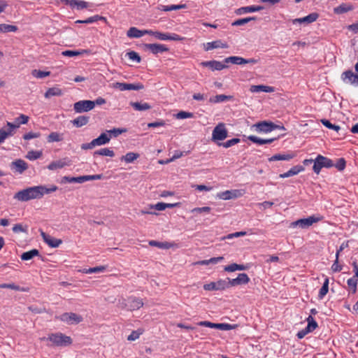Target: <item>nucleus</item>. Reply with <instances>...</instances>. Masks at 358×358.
I'll list each match as a JSON object with an SVG mask.
<instances>
[{
  "label": "nucleus",
  "instance_id": "32",
  "mask_svg": "<svg viewBox=\"0 0 358 358\" xmlns=\"http://www.w3.org/2000/svg\"><path fill=\"white\" fill-rule=\"evenodd\" d=\"M187 7L186 4H180V5H171V6H164L160 5L158 7V9L163 11H171L179 10L181 8H185Z\"/></svg>",
  "mask_w": 358,
  "mask_h": 358
},
{
  "label": "nucleus",
  "instance_id": "59",
  "mask_svg": "<svg viewBox=\"0 0 358 358\" xmlns=\"http://www.w3.org/2000/svg\"><path fill=\"white\" fill-rule=\"evenodd\" d=\"M127 57L133 61L136 62L137 63L141 62V59L139 55L135 51H130L127 53Z\"/></svg>",
  "mask_w": 358,
  "mask_h": 358
},
{
  "label": "nucleus",
  "instance_id": "15",
  "mask_svg": "<svg viewBox=\"0 0 358 358\" xmlns=\"http://www.w3.org/2000/svg\"><path fill=\"white\" fill-rule=\"evenodd\" d=\"M144 46L146 49L149 50L154 55L169 51V48L166 45L162 44L147 43L145 44Z\"/></svg>",
  "mask_w": 358,
  "mask_h": 358
},
{
  "label": "nucleus",
  "instance_id": "11",
  "mask_svg": "<svg viewBox=\"0 0 358 358\" xmlns=\"http://www.w3.org/2000/svg\"><path fill=\"white\" fill-rule=\"evenodd\" d=\"M243 195L241 190L240 189H232L226 190L218 194V197L223 200H229L236 199Z\"/></svg>",
  "mask_w": 358,
  "mask_h": 358
},
{
  "label": "nucleus",
  "instance_id": "54",
  "mask_svg": "<svg viewBox=\"0 0 358 358\" xmlns=\"http://www.w3.org/2000/svg\"><path fill=\"white\" fill-rule=\"evenodd\" d=\"M27 229H28V227L27 225H23L22 224H17L13 227L12 229L14 233L18 234L20 232L27 233Z\"/></svg>",
  "mask_w": 358,
  "mask_h": 358
},
{
  "label": "nucleus",
  "instance_id": "35",
  "mask_svg": "<svg viewBox=\"0 0 358 358\" xmlns=\"http://www.w3.org/2000/svg\"><path fill=\"white\" fill-rule=\"evenodd\" d=\"M62 91L61 89L58 87H51L49 88L47 92L45 93V98H50L54 96H62Z\"/></svg>",
  "mask_w": 358,
  "mask_h": 358
},
{
  "label": "nucleus",
  "instance_id": "64",
  "mask_svg": "<svg viewBox=\"0 0 358 358\" xmlns=\"http://www.w3.org/2000/svg\"><path fill=\"white\" fill-rule=\"evenodd\" d=\"M150 209H155L159 211L164 210L166 209L165 203L159 202L155 205H150Z\"/></svg>",
  "mask_w": 358,
  "mask_h": 358
},
{
  "label": "nucleus",
  "instance_id": "8",
  "mask_svg": "<svg viewBox=\"0 0 358 358\" xmlns=\"http://www.w3.org/2000/svg\"><path fill=\"white\" fill-rule=\"evenodd\" d=\"M112 87L118 89L120 91L124 90H141L144 89V85L142 83H114L112 84Z\"/></svg>",
  "mask_w": 358,
  "mask_h": 358
},
{
  "label": "nucleus",
  "instance_id": "44",
  "mask_svg": "<svg viewBox=\"0 0 358 358\" xmlns=\"http://www.w3.org/2000/svg\"><path fill=\"white\" fill-rule=\"evenodd\" d=\"M17 30V27L14 25H10L6 24H0V32L7 33V32H14Z\"/></svg>",
  "mask_w": 358,
  "mask_h": 358
},
{
  "label": "nucleus",
  "instance_id": "47",
  "mask_svg": "<svg viewBox=\"0 0 358 358\" xmlns=\"http://www.w3.org/2000/svg\"><path fill=\"white\" fill-rule=\"evenodd\" d=\"M106 269V266H96V267L90 268H85L83 270V272L84 273H99V272L104 271Z\"/></svg>",
  "mask_w": 358,
  "mask_h": 358
},
{
  "label": "nucleus",
  "instance_id": "26",
  "mask_svg": "<svg viewBox=\"0 0 358 358\" xmlns=\"http://www.w3.org/2000/svg\"><path fill=\"white\" fill-rule=\"evenodd\" d=\"M89 120L88 116L80 115L72 120V123L76 127H81L86 125L89 122Z\"/></svg>",
  "mask_w": 358,
  "mask_h": 358
},
{
  "label": "nucleus",
  "instance_id": "42",
  "mask_svg": "<svg viewBox=\"0 0 358 358\" xmlns=\"http://www.w3.org/2000/svg\"><path fill=\"white\" fill-rule=\"evenodd\" d=\"M294 157L293 155L291 154H287V155H281V154H277L273 156H272L269 161H278V160H289L292 159Z\"/></svg>",
  "mask_w": 358,
  "mask_h": 358
},
{
  "label": "nucleus",
  "instance_id": "29",
  "mask_svg": "<svg viewBox=\"0 0 358 358\" xmlns=\"http://www.w3.org/2000/svg\"><path fill=\"white\" fill-rule=\"evenodd\" d=\"M130 105L134 108V110L138 111L147 110L151 108V106L148 103L130 102Z\"/></svg>",
  "mask_w": 358,
  "mask_h": 358
},
{
  "label": "nucleus",
  "instance_id": "21",
  "mask_svg": "<svg viewBox=\"0 0 358 358\" xmlns=\"http://www.w3.org/2000/svg\"><path fill=\"white\" fill-rule=\"evenodd\" d=\"M250 91L253 93H257L260 92H273L274 88L273 87L263 85H251L250 88Z\"/></svg>",
  "mask_w": 358,
  "mask_h": 358
},
{
  "label": "nucleus",
  "instance_id": "20",
  "mask_svg": "<svg viewBox=\"0 0 358 358\" xmlns=\"http://www.w3.org/2000/svg\"><path fill=\"white\" fill-rule=\"evenodd\" d=\"M29 120V117L25 115H20L15 120V123L8 122L7 126L14 131V129L18 128L21 124H27Z\"/></svg>",
  "mask_w": 358,
  "mask_h": 358
},
{
  "label": "nucleus",
  "instance_id": "5",
  "mask_svg": "<svg viewBox=\"0 0 358 358\" xmlns=\"http://www.w3.org/2000/svg\"><path fill=\"white\" fill-rule=\"evenodd\" d=\"M320 220V217L310 216L307 218L299 219L296 221L292 222L290 224V227H296L298 226L302 229H306L313 225L314 223L319 222Z\"/></svg>",
  "mask_w": 358,
  "mask_h": 358
},
{
  "label": "nucleus",
  "instance_id": "56",
  "mask_svg": "<svg viewBox=\"0 0 358 358\" xmlns=\"http://www.w3.org/2000/svg\"><path fill=\"white\" fill-rule=\"evenodd\" d=\"M220 40H217L213 42H209L205 44V50L208 51L215 48H220Z\"/></svg>",
  "mask_w": 358,
  "mask_h": 358
},
{
  "label": "nucleus",
  "instance_id": "10",
  "mask_svg": "<svg viewBox=\"0 0 358 358\" xmlns=\"http://www.w3.org/2000/svg\"><path fill=\"white\" fill-rule=\"evenodd\" d=\"M60 320L68 324H78L83 321V317L73 313H65L60 316Z\"/></svg>",
  "mask_w": 358,
  "mask_h": 358
},
{
  "label": "nucleus",
  "instance_id": "3",
  "mask_svg": "<svg viewBox=\"0 0 358 358\" xmlns=\"http://www.w3.org/2000/svg\"><path fill=\"white\" fill-rule=\"evenodd\" d=\"M333 166L334 164L331 159L322 155H318L314 162L313 169L314 172L318 174L322 167L329 168Z\"/></svg>",
  "mask_w": 358,
  "mask_h": 358
},
{
  "label": "nucleus",
  "instance_id": "60",
  "mask_svg": "<svg viewBox=\"0 0 358 358\" xmlns=\"http://www.w3.org/2000/svg\"><path fill=\"white\" fill-rule=\"evenodd\" d=\"M193 117L194 114L192 113H189L186 111H180L176 115V117L178 119L192 118Z\"/></svg>",
  "mask_w": 358,
  "mask_h": 358
},
{
  "label": "nucleus",
  "instance_id": "41",
  "mask_svg": "<svg viewBox=\"0 0 358 358\" xmlns=\"http://www.w3.org/2000/svg\"><path fill=\"white\" fill-rule=\"evenodd\" d=\"M63 140V134L57 132H51L48 136V141L52 142H59Z\"/></svg>",
  "mask_w": 358,
  "mask_h": 358
},
{
  "label": "nucleus",
  "instance_id": "16",
  "mask_svg": "<svg viewBox=\"0 0 358 358\" xmlns=\"http://www.w3.org/2000/svg\"><path fill=\"white\" fill-rule=\"evenodd\" d=\"M229 280V284L230 286H237L240 285H245L249 282L250 278L246 273H239L236 278Z\"/></svg>",
  "mask_w": 358,
  "mask_h": 358
},
{
  "label": "nucleus",
  "instance_id": "53",
  "mask_svg": "<svg viewBox=\"0 0 358 358\" xmlns=\"http://www.w3.org/2000/svg\"><path fill=\"white\" fill-rule=\"evenodd\" d=\"M319 17V15L317 13H312L308 15L303 17V23H312L315 22Z\"/></svg>",
  "mask_w": 358,
  "mask_h": 358
},
{
  "label": "nucleus",
  "instance_id": "27",
  "mask_svg": "<svg viewBox=\"0 0 358 358\" xmlns=\"http://www.w3.org/2000/svg\"><path fill=\"white\" fill-rule=\"evenodd\" d=\"M353 9V6L350 4L342 3L340 6L334 8V12L336 14H343L350 11Z\"/></svg>",
  "mask_w": 358,
  "mask_h": 358
},
{
  "label": "nucleus",
  "instance_id": "19",
  "mask_svg": "<svg viewBox=\"0 0 358 358\" xmlns=\"http://www.w3.org/2000/svg\"><path fill=\"white\" fill-rule=\"evenodd\" d=\"M62 1L65 3L66 5L70 6L71 8H76L78 10L87 8L89 6V3L84 1L62 0Z\"/></svg>",
  "mask_w": 358,
  "mask_h": 358
},
{
  "label": "nucleus",
  "instance_id": "23",
  "mask_svg": "<svg viewBox=\"0 0 358 358\" xmlns=\"http://www.w3.org/2000/svg\"><path fill=\"white\" fill-rule=\"evenodd\" d=\"M303 170H304V168L302 166H293L287 172L280 174L279 177L280 178H285L291 177V176L297 175L298 173L303 171Z\"/></svg>",
  "mask_w": 358,
  "mask_h": 358
},
{
  "label": "nucleus",
  "instance_id": "36",
  "mask_svg": "<svg viewBox=\"0 0 358 358\" xmlns=\"http://www.w3.org/2000/svg\"><path fill=\"white\" fill-rule=\"evenodd\" d=\"M38 255H39L38 250L36 249H33L31 250H29L28 252H25L22 253L21 255V259L22 260L27 261V260L31 259L32 258H34L36 256H38Z\"/></svg>",
  "mask_w": 358,
  "mask_h": 358
},
{
  "label": "nucleus",
  "instance_id": "38",
  "mask_svg": "<svg viewBox=\"0 0 358 358\" xmlns=\"http://www.w3.org/2000/svg\"><path fill=\"white\" fill-rule=\"evenodd\" d=\"M84 178L82 176L78 177H70V176H64L62 178V183H72V182H78V183H83Z\"/></svg>",
  "mask_w": 358,
  "mask_h": 358
},
{
  "label": "nucleus",
  "instance_id": "46",
  "mask_svg": "<svg viewBox=\"0 0 358 358\" xmlns=\"http://www.w3.org/2000/svg\"><path fill=\"white\" fill-rule=\"evenodd\" d=\"M256 20V17H245V18L238 19V20L233 22L231 25L232 26H242V25H244V24L248 23L249 22H250L252 20Z\"/></svg>",
  "mask_w": 358,
  "mask_h": 358
},
{
  "label": "nucleus",
  "instance_id": "12",
  "mask_svg": "<svg viewBox=\"0 0 358 358\" xmlns=\"http://www.w3.org/2000/svg\"><path fill=\"white\" fill-rule=\"evenodd\" d=\"M10 169L14 172L22 174L28 169V164L24 160L19 159L11 162Z\"/></svg>",
  "mask_w": 358,
  "mask_h": 358
},
{
  "label": "nucleus",
  "instance_id": "6",
  "mask_svg": "<svg viewBox=\"0 0 358 358\" xmlns=\"http://www.w3.org/2000/svg\"><path fill=\"white\" fill-rule=\"evenodd\" d=\"M95 107V103L90 100H82L73 104V109L76 113L88 112Z\"/></svg>",
  "mask_w": 358,
  "mask_h": 358
},
{
  "label": "nucleus",
  "instance_id": "62",
  "mask_svg": "<svg viewBox=\"0 0 358 358\" xmlns=\"http://www.w3.org/2000/svg\"><path fill=\"white\" fill-rule=\"evenodd\" d=\"M41 134L39 132H29L23 136V138L24 140H30L32 138H39Z\"/></svg>",
  "mask_w": 358,
  "mask_h": 358
},
{
  "label": "nucleus",
  "instance_id": "45",
  "mask_svg": "<svg viewBox=\"0 0 358 358\" xmlns=\"http://www.w3.org/2000/svg\"><path fill=\"white\" fill-rule=\"evenodd\" d=\"M329 291V278H326L322 287L320 289L319 292V298L322 299L328 292Z\"/></svg>",
  "mask_w": 358,
  "mask_h": 358
},
{
  "label": "nucleus",
  "instance_id": "57",
  "mask_svg": "<svg viewBox=\"0 0 358 358\" xmlns=\"http://www.w3.org/2000/svg\"><path fill=\"white\" fill-rule=\"evenodd\" d=\"M321 122L326 127H327V128H329L330 129H334V130H335L336 131H338L340 130V129H341L338 125L333 124L329 120H327L326 119L321 120Z\"/></svg>",
  "mask_w": 358,
  "mask_h": 358
},
{
  "label": "nucleus",
  "instance_id": "43",
  "mask_svg": "<svg viewBox=\"0 0 358 358\" xmlns=\"http://www.w3.org/2000/svg\"><path fill=\"white\" fill-rule=\"evenodd\" d=\"M307 321H308V325L306 328V332H311V331H314L317 327V324L315 321L314 318L311 315H310L307 318Z\"/></svg>",
  "mask_w": 358,
  "mask_h": 358
},
{
  "label": "nucleus",
  "instance_id": "58",
  "mask_svg": "<svg viewBox=\"0 0 358 358\" xmlns=\"http://www.w3.org/2000/svg\"><path fill=\"white\" fill-rule=\"evenodd\" d=\"M240 141L241 140L239 138H234L230 139L223 143H219L218 145H222L223 147L228 148L229 147H231V146L238 143L240 142Z\"/></svg>",
  "mask_w": 358,
  "mask_h": 358
},
{
  "label": "nucleus",
  "instance_id": "48",
  "mask_svg": "<svg viewBox=\"0 0 358 358\" xmlns=\"http://www.w3.org/2000/svg\"><path fill=\"white\" fill-rule=\"evenodd\" d=\"M99 20H105V17L99 16V15H94L90 17H88L87 19L85 20H77L76 23H84V24H90L94 22H96Z\"/></svg>",
  "mask_w": 358,
  "mask_h": 358
},
{
  "label": "nucleus",
  "instance_id": "9",
  "mask_svg": "<svg viewBox=\"0 0 358 358\" xmlns=\"http://www.w3.org/2000/svg\"><path fill=\"white\" fill-rule=\"evenodd\" d=\"M143 306V300L140 298L131 296L129 297L126 303H124V307L127 308L128 310L133 311L136 310L140 309Z\"/></svg>",
  "mask_w": 358,
  "mask_h": 358
},
{
  "label": "nucleus",
  "instance_id": "49",
  "mask_svg": "<svg viewBox=\"0 0 358 358\" xmlns=\"http://www.w3.org/2000/svg\"><path fill=\"white\" fill-rule=\"evenodd\" d=\"M41 156H42L41 151L31 150L27 152V154L26 155V158H27L29 160H35V159L40 158Z\"/></svg>",
  "mask_w": 358,
  "mask_h": 358
},
{
  "label": "nucleus",
  "instance_id": "13",
  "mask_svg": "<svg viewBox=\"0 0 358 358\" xmlns=\"http://www.w3.org/2000/svg\"><path fill=\"white\" fill-rule=\"evenodd\" d=\"M41 236L44 242L51 248H57L62 243L61 239L55 238L43 231H41Z\"/></svg>",
  "mask_w": 358,
  "mask_h": 358
},
{
  "label": "nucleus",
  "instance_id": "18",
  "mask_svg": "<svg viewBox=\"0 0 358 358\" xmlns=\"http://www.w3.org/2000/svg\"><path fill=\"white\" fill-rule=\"evenodd\" d=\"M201 65H202L204 67H209L213 71H221L225 68H227V66L225 64H222L220 62L213 60V61H208V62H202L201 63Z\"/></svg>",
  "mask_w": 358,
  "mask_h": 358
},
{
  "label": "nucleus",
  "instance_id": "28",
  "mask_svg": "<svg viewBox=\"0 0 358 358\" xmlns=\"http://www.w3.org/2000/svg\"><path fill=\"white\" fill-rule=\"evenodd\" d=\"M224 62L227 64L231 63L234 64L242 65L245 64V59L238 56H231L225 58Z\"/></svg>",
  "mask_w": 358,
  "mask_h": 358
},
{
  "label": "nucleus",
  "instance_id": "50",
  "mask_svg": "<svg viewBox=\"0 0 358 358\" xmlns=\"http://www.w3.org/2000/svg\"><path fill=\"white\" fill-rule=\"evenodd\" d=\"M50 71H43L41 70H36L34 69L31 71V75L37 78H43L45 77H47L50 76Z\"/></svg>",
  "mask_w": 358,
  "mask_h": 358
},
{
  "label": "nucleus",
  "instance_id": "52",
  "mask_svg": "<svg viewBox=\"0 0 358 358\" xmlns=\"http://www.w3.org/2000/svg\"><path fill=\"white\" fill-rule=\"evenodd\" d=\"M127 131L126 129H120V128H114L110 130H107L106 133L109 134V136H114L117 137L120 134H122V133H125Z\"/></svg>",
  "mask_w": 358,
  "mask_h": 358
},
{
  "label": "nucleus",
  "instance_id": "24",
  "mask_svg": "<svg viewBox=\"0 0 358 358\" xmlns=\"http://www.w3.org/2000/svg\"><path fill=\"white\" fill-rule=\"evenodd\" d=\"M248 138L252 143H257L258 145L269 144V143H273L276 139V138L262 139L256 136H252V135L249 136L248 137Z\"/></svg>",
  "mask_w": 358,
  "mask_h": 358
},
{
  "label": "nucleus",
  "instance_id": "1",
  "mask_svg": "<svg viewBox=\"0 0 358 358\" xmlns=\"http://www.w3.org/2000/svg\"><path fill=\"white\" fill-rule=\"evenodd\" d=\"M57 189L56 185H51L49 188L43 185L29 187L16 192L13 199L20 202H27L33 199H40L45 194L54 192Z\"/></svg>",
  "mask_w": 358,
  "mask_h": 358
},
{
  "label": "nucleus",
  "instance_id": "34",
  "mask_svg": "<svg viewBox=\"0 0 358 358\" xmlns=\"http://www.w3.org/2000/svg\"><path fill=\"white\" fill-rule=\"evenodd\" d=\"M224 259L223 257H213L208 260H202L194 262V265H208L209 264H217Z\"/></svg>",
  "mask_w": 358,
  "mask_h": 358
},
{
  "label": "nucleus",
  "instance_id": "55",
  "mask_svg": "<svg viewBox=\"0 0 358 358\" xmlns=\"http://www.w3.org/2000/svg\"><path fill=\"white\" fill-rule=\"evenodd\" d=\"M357 278H352L348 280V285L349 287L352 289V292L354 294L356 292L357 290Z\"/></svg>",
  "mask_w": 358,
  "mask_h": 358
},
{
  "label": "nucleus",
  "instance_id": "4",
  "mask_svg": "<svg viewBox=\"0 0 358 358\" xmlns=\"http://www.w3.org/2000/svg\"><path fill=\"white\" fill-rule=\"evenodd\" d=\"M198 325L201 327H206L210 328L217 329L222 331H229L234 329L237 327V324H230L226 323H213L209 321H201L198 323Z\"/></svg>",
  "mask_w": 358,
  "mask_h": 358
},
{
  "label": "nucleus",
  "instance_id": "22",
  "mask_svg": "<svg viewBox=\"0 0 358 358\" xmlns=\"http://www.w3.org/2000/svg\"><path fill=\"white\" fill-rule=\"evenodd\" d=\"M342 78L343 80H348V83L351 84L358 85V75L355 74L352 71H345L342 74Z\"/></svg>",
  "mask_w": 358,
  "mask_h": 358
},
{
  "label": "nucleus",
  "instance_id": "33",
  "mask_svg": "<svg viewBox=\"0 0 358 358\" xmlns=\"http://www.w3.org/2000/svg\"><path fill=\"white\" fill-rule=\"evenodd\" d=\"M233 98L232 96H227L224 94H218L215 96L210 98V102L211 103H220V102H224L226 101L231 100Z\"/></svg>",
  "mask_w": 358,
  "mask_h": 358
},
{
  "label": "nucleus",
  "instance_id": "61",
  "mask_svg": "<svg viewBox=\"0 0 358 358\" xmlns=\"http://www.w3.org/2000/svg\"><path fill=\"white\" fill-rule=\"evenodd\" d=\"M215 285H216L217 290L224 289L225 288L230 286L229 284V282H227L224 280H219V281L216 282Z\"/></svg>",
  "mask_w": 358,
  "mask_h": 358
},
{
  "label": "nucleus",
  "instance_id": "31",
  "mask_svg": "<svg viewBox=\"0 0 358 358\" xmlns=\"http://www.w3.org/2000/svg\"><path fill=\"white\" fill-rule=\"evenodd\" d=\"M127 35L129 38H140L144 36L143 30L138 29L136 27H131L127 33Z\"/></svg>",
  "mask_w": 358,
  "mask_h": 358
},
{
  "label": "nucleus",
  "instance_id": "25",
  "mask_svg": "<svg viewBox=\"0 0 358 358\" xmlns=\"http://www.w3.org/2000/svg\"><path fill=\"white\" fill-rule=\"evenodd\" d=\"M263 8H264L260 6H245V7H241V8H238L236 11V13L238 15H241V14L245 13H252V12L259 11V10H262Z\"/></svg>",
  "mask_w": 358,
  "mask_h": 358
},
{
  "label": "nucleus",
  "instance_id": "51",
  "mask_svg": "<svg viewBox=\"0 0 358 358\" xmlns=\"http://www.w3.org/2000/svg\"><path fill=\"white\" fill-rule=\"evenodd\" d=\"M13 131L11 130L10 127H8V130H5L4 129H0V144L9 136L13 135Z\"/></svg>",
  "mask_w": 358,
  "mask_h": 358
},
{
  "label": "nucleus",
  "instance_id": "40",
  "mask_svg": "<svg viewBox=\"0 0 358 358\" xmlns=\"http://www.w3.org/2000/svg\"><path fill=\"white\" fill-rule=\"evenodd\" d=\"M94 155L108 156L112 157L115 156V153L112 150L105 148L95 151L94 152Z\"/></svg>",
  "mask_w": 358,
  "mask_h": 358
},
{
  "label": "nucleus",
  "instance_id": "39",
  "mask_svg": "<svg viewBox=\"0 0 358 358\" xmlns=\"http://www.w3.org/2000/svg\"><path fill=\"white\" fill-rule=\"evenodd\" d=\"M139 157V155L135 152H128L121 157L122 161L127 163H131Z\"/></svg>",
  "mask_w": 358,
  "mask_h": 358
},
{
  "label": "nucleus",
  "instance_id": "37",
  "mask_svg": "<svg viewBox=\"0 0 358 358\" xmlns=\"http://www.w3.org/2000/svg\"><path fill=\"white\" fill-rule=\"evenodd\" d=\"M149 245H151V246H155V247H157V248H163V249H169V248H171L173 245L171 243H168V242H158V241H150L149 242Z\"/></svg>",
  "mask_w": 358,
  "mask_h": 358
},
{
  "label": "nucleus",
  "instance_id": "2",
  "mask_svg": "<svg viewBox=\"0 0 358 358\" xmlns=\"http://www.w3.org/2000/svg\"><path fill=\"white\" fill-rule=\"evenodd\" d=\"M41 341L47 340L51 342V345L57 347H66L71 345L73 341L70 336L58 332L55 334H50L48 337L41 338Z\"/></svg>",
  "mask_w": 358,
  "mask_h": 358
},
{
  "label": "nucleus",
  "instance_id": "30",
  "mask_svg": "<svg viewBox=\"0 0 358 358\" xmlns=\"http://www.w3.org/2000/svg\"><path fill=\"white\" fill-rule=\"evenodd\" d=\"M110 140V136H109L106 133H102L98 138L94 139L96 146L105 145L108 143Z\"/></svg>",
  "mask_w": 358,
  "mask_h": 358
},
{
  "label": "nucleus",
  "instance_id": "63",
  "mask_svg": "<svg viewBox=\"0 0 358 358\" xmlns=\"http://www.w3.org/2000/svg\"><path fill=\"white\" fill-rule=\"evenodd\" d=\"M142 334V331H133L130 335L128 336L127 340L129 341H134L138 339L140 336V335Z\"/></svg>",
  "mask_w": 358,
  "mask_h": 358
},
{
  "label": "nucleus",
  "instance_id": "17",
  "mask_svg": "<svg viewBox=\"0 0 358 358\" xmlns=\"http://www.w3.org/2000/svg\"><path fill=\"white\" fill-rule=\"evenodd\" d=\"M257 130L259 132L268 133L275 129V127L273 125V122L263 121L258 122L254 125Z\"/></svg>",
  "mask_w": 358,
  "mask_h": 358
},
{
  "label": "nucleus",
  "instance_id": "14",
  "mask_svg": "<svg viewBox=\"0 0 358 358\" xmlns=\"http://www.w3.org/2000/svg\"><path fill=\"white\" fill-rule=\"evenodd\" d=\"M71 164V161L68 157H64L57 161L52 162L48 166L49 170L53 171L57 169H62L66 166H69Z\"/></svg>",
  "mask_w": 358,
  "mask_h": 358
},
{
  "label": "nucleus",
  "instance_id": "7",
  "mask_svg": "<svg viewBox=\"0 0 358 358\" xmlns=\"http://www.w3.org/2000/svg\"><path fill=\"white\" fill-rule=\"evenodd\" d=\"M228 131L224 123H219L213 130L212 139L214 141H223L227 137Z\"/></svg>",
  "mask_w": 358,
  "mask_h": 358
}]
</instances>
